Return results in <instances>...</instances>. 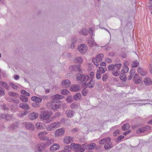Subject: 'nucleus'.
Wrapping results in <instances>:
<instances>
[{
	"instance_id": "nucleus-1",
	"label": "nucleus",
	"mask_w": 152,
	"mask_h": 152,
	"mask_svg": "<svg viewBox=\"0 0 152 152\" xmlns=\"http://www.w3.org/2000/svg\"><path fill=\"white\" fill-rule=\"evenodd\" d=\"M52 115V113L50 112L44 111H42L40 115L41 119L46 120L45 122L46 123H48L52 121L49 119V118Z\"/></svg>"
},
{
	"instance_id": "nucleus-2",
	"label": "nucleus",
	"mask_w": 152,
	"mask_h": 152,
	"mask_svg": "<svg viewBox=\"0 0 152 152\" xmlns=\"http://www.w3.org/2000/svg\"><path fill=\"white\" fill-rule=\"evenodd\" d=\"M76 78L81 82L87 81L89 79L88 76H86L79 73L76 75Z\"/></svg>"
},
{
	"instance_id": "nucleus-3",
	"label": "nucleus",
	"mask_w": 152,
	"mask_h": 152,
	"mask_svg": "<svg viewBox=\"0 0 152 152\" xmlns=\"http://www.w3.org/2000/svg\"><path fill=\"white\" fill-rule=\"evenodd\" d=\"M60 124L59 122H54L51 124L50 125H48L47 129L48 131H50L54 130L58 127L60 126Z\"/></svg>"
},
{
	"instance_id": "nucleus-4",
	"label": "nucleus",
	"mask_w": 152,
	"mask_h": 152,
	"mask_svg": "<svg viewBox=\"0 0 152 152\" xmlns=\"http://www.w3.org/2000/svg\"><path fill=\"white\" fill-rule=\"evenodd\" d=\"M78 49L81 53H84L87 50V48L85 44H81L78 46Z\"/></svg>"
},
{
	"instance_id": "nucleus-5",
	"label": "nucleus",
	"mask_w": 152,
	"mask_h": 152,
	"mask_svg": "<svg viewBox=\"0 0 152 152\" xmlns=\"http://www.w3.org/2000/svg\"><path fill=\"white\" fill-rule=\"evenodd\" d=\"M151 127L150 126H147L144 127L139 128L137 129L136 132L138 134L144 133L147 129H150Z\"/></svg>"
},
{
	"instance_id": "nucleus-6",
	"label": "nucleus",
	"mask_w": 152,
	"mask_h": 152,
	"mask_svg": "<svg viewBox=\"0 0 152 152\" xmlns=\"http://www.w3.org/2000/svg\"><path fill=\"white\" fill-rule=\"evenodd\" d=\"M64 129L63 128H60L56 130L55 132V135L58 137L64 135Z\"/></svg>"
},
{
	"instance_id": "nucleus-7",
	"label": "nucleus",
	"mask_w": 152,
	"mask_h": 152,
	"mask_svg": "<svg viewBox=\"0 0 152 152\" xmlns=\"http://www.w3.org/2000/svg\"><path fill=\"white\" fill-rule=\"evenodd\" d=\"M70 81L68 79L63 80L61 82L62 87L68 88L70 84Z\"/></svg>"
},
{
	"instance_id": "nucleus-8",
	"label": "nucleus",
	"mask_w": 152,
	"mask_h": 152,
	"mask_svg": "<svg viewBox=\"0 0 152 152\" xmlns=\"http://www.w3.org/2000/svg\"><path fill=\"white\" fill-rule=\"evenodd\" d=\"M104 57V55L103 54H98L96 58H93L92 59V61L95 63V61H98L99 62H101L102 60Z\"/></svg>"
},
{
	"instance_id": "nucleus-9",
	"label": "nucleus",
	"mask_w": 152,
	"mask_h": 152,
	"mask_svg": "<svg viewBox=\"0 0 152 152\" xmlns=\"http://www.w3.org/2000/svg\"><path fill=\"white\" fill-rule=\"evenodd\" d=\"M23 124L27 129L30 130H34V126L30 123L25 122L23 123Z\"/></svg>"
},
{
	"instance_id": "nucleus-10",
	"label": "nucleus",
	"mask_w": 152,
	"mask_h": 152,
	"mask_svg": "<svg viewBox=\"0 0 152 152\" xmlns=\"http://www.w3.org/2000/svg\"><path fill=\"white\" fill-rule=\"evenodd\" d=\"M60 107L61 105L59 102H57L55 104H52L51 105L52 109L54 111H56L58 109L60 108Z\"/></svg>"
},
{
	"instance_id": "nucleus-11",
	"label": "nucleus",
	"mask_w": 152,
	"mask_h": 152,
	"mask_svg": "<svg viewBox=\"0 0 152 152\" xmlns=\"http://www.w3.org/2000/svg\"><path fill=\"white\" fill-rule=\"evenodd\" d=\"M59 145L58 144H54L51 146L50 148L51 151H54L55 150H58L59 148Z\"/></svg>"
},
{
	"instance_id": "nucleus-12",
	"label": "nucleus",
	"mask_w": 152,
	"mask_h": 152,
	"mask_svg": "<svg viewBox=\"0 0 152 152\" xmlns=\"http://www.w3.org/2000/svg\"><path fill=\"white\" fill-rule=\"evenodd\" d=\"M65 113L68 118H71L75 114V112L73 110H70L69 111H66Z\"/></svg>"
},
{
	"instance_id": "nucleus-13",
	"label": "nucleus",
	"mask_w": 152,
	"mask_h": 152,
	"mask_svg": "<svg viewBox=\"0 0 152 152\" xmlns=\"http://www.w3.org/2000/svg\"><path fill=\"white\" fill-rule=\"evenodd\" d=\"M19 106L20 108L25 110H27L30 109V107L27 103H22L19 104Z\"/></svg>"
},
{
	"instance_id": "nucleus-14",
	"label": "nucleus",
	"mask_w": 152,
	"mask_h": 152,
	"mask_svg": "<svg viewBox=\"0 0 152 152\" xmlns=\"http://www.w3.org/2000/svg\"><path fill=\"white\" fill-rule=\"evenodd\" d=\"M81 66L80 64L74 65L72 66L73 70L75 72L81 71Z\"/></svg>"
},
{
	"instance_id": "nucleus-15",
	"label": "nucleus",
	"mask_w": 152,
	"mask_h": 152,
	"mask_svg": "<svg viewBox=\"0 0 152 152\" xmlns=\"http://www.w3.org/2000/svg\"><path fill=\"white\" fill-rule=\"evenodd\" d=\"M143 82L146 85H149L152 84V80L149 77L145 78L143 80Z\"/></svg>"
},
{
	"instance_id": "nucleus-16",
	"label": "nucleus",
	"mask_w": 152,
	"mask_h": 152,
	"mask_svg": "<svg viewBox=\"0 0 152 152\" xmlns=\"http://www.w3.org/2000/svg\"><path fill=\"white\" fill-rule=\"evenodd\" d=\"M51 98L53 100H59L64 98V96L63 95L56 94L53 96H52Z\"/></svg>"
},
{
	"instance_id": "nucleus-17",
	"label": "nucleus",
	"mask_w": 152,
	"mask_h": 152,
	"mask_svg": "<svg viewBox=\"0 0 152 152\" xmlns=\"http://www.w3.org/2000/svg\"><path fill=\"white\" fill-rule=\"evenodd\" d=\"M38 116V114L34 112L30 114L29 115V118L31 120L35 119Z\"/></svg>"
},
{
	"instance_id": "nucleus-18",
	"label": "nucleus",
	"mask_w": 152,
	"mask_h": 152,
	"mask_svg": "<svg viewBox=\"0 0 152 152\" xmlns=\"http://www.w3.org/2000/svg\"><path fill=\"white\" fill-rule=\"evenodd\" d=\"M47 133V132H45L39 133V138L41 140H48V138L47 137H45L44 136V135L46 134Z\"/></svg>"
},
{
	"instance_id": "nucleus-19",
	"label": "nucleus",
	"mask_w": 152,
	"mask_h": 152,
	"mask_svg": "<svg viewBox=\"0 0 152 152\" xmlns=\"http://www.w3.org/2000/svg\"><path fill=\"white\" fill-rule=\"evenodd\" d=\"M78 32L79 34L81 35L86 36L88 34V31L87 29L85 28H83Z\"/></svg>"
},
{
	"instance_id": "nucleus-20",
	"label": "nucleus",
	"mask_w": 152,
	"mask_h": 152,
	"mask_svg": "<svg viewBox=\"0 0 152 152\" xmlns=\"http://www.w3.org/2000/svg\"><path fill=\"white\" fill-rule=\"evenodd\" d=\"M79 90V87L77 85H75L70 88V90L71 91L77 92Z\"/></svg>"
},
{
	"instance_id": "nucleus-21",
	"label": "nucleus",
	"mask_w": 152,
	"mask_h": 152,
	"mask_svg": "<svg viewBox=\"0 0 152 152\" xmlns=\"http://www.w3.org/2000/svg\"><path fill=\"white\" fill-rule=\"evenodd\" d=\"M72 44L71 45V48H74L76 43L77 42V38L76 37H73L72 40Z\"/></svg>"
},
{
	"instance_id": "nucleus-22",
	"label": "nucleus",
	"mask_w": 152,
	"mask_h": 152,
	"mask_svg": "<svg viewBox=\"0 0 152 152\" xmlns=\"http://www.w3.org/2000/svg\"><path fill=\"white\" fill-rule=\"evenodd\" d=\"M81 94L79 93H77L73 96V99L75 101H77L78 100L81 99Z\"/></svg>"
},
{
	"instance_id": "nucleus-23",
	"label": "nucleus",
	"mask_w": 152,
	"mask_h": 152,
	"mask_svg": "<svg viewBox=\"0 0 152 152\" xmlns=\"http://www.w3.org/2000/svg\"><path fill=\"white\" fill-rule=\"evenodd\" d=\"M72 138L69 136L65 137L64 140V142L66 144H69L70 143L71 141L72 140Z\"/></svg>"
},
{
	"instance_id": "nucleus-24",
	"label": "nucleus",
	"mask_w": 152,
	"mask_h": 152,
	"mask_svg": "<svg viewBox=\"0 0 152 152\" xmlns=\"http://www.w3.org/2000/svg\"><path fill=\"white\" fill-rule=\"evenodd\" d=\"M86 149L88 150H91L94 148V147L96 146V144L94 143H91L89 145H86Z\"/></svg>"
},
{
	"instance_id": "nucleus-25",
	"label": "nucleus",
	"mask_w": 152,
	"mask_h": 152,
	"mask_svg": "<svg viewBox=\"0 0 152 152\" xmlns=\"http://www.w3.org/2000/svg\"><path fill=\"white\" fill-rule=\"evenodd\" d=\"M80 144H75L74 143H72L71 145V149H73L75 150H79V148Z\"/></svg>"
},
{
	"instance_id": "nucleus-26",
	"label": "nucleus",
	"mask_w": 152,
	"mask_h": 152,
	"mask_svg": "<svg viewBox=\"0 0 152 152\" xmlns=\"http://www.w3.org/2000/svg\"><path fill=\"white\" fill-rule=\"evenodd\" d=\"M88 87L90 88H93L95 85V81L93 79H91L90 80L88 83Z\"/></svg>"
},
{
	"instance_id": "nucleus-27",
	"label": "nucleus",
	"mask_w": 152,
	"mask_h": 152,
	"mask_svg": "<svg viewBox=\"0 0 152 152\" xmlns=\"http://www.w3.org/2000/svg\"><path fill=\"white\" fill-rule=\"evenodd\" d=\"M135 72V71L134 69H132L130 70V75L128 77V80H130L132 79V77L134 75V73Z\"/></svg>"
},
{
	"instance_id": "nucleus-28",
	"label": "nucleus",
	"mask_w": 152,
	"mask_h": 152,
	"mask_svg": "<svg viewBox=\"0 0 152 152\" xmlns=\"http://www.w3.org/2000/svg\"><path fill=\"white\" fill-rule=\"evenodd\" d=\"M46 145L45 144L42 143L41 144H38L37 145L38 151L40 152L42 151V150L45 147Z\"/></svg>"
},
{
	"instance_id": "nucleus-29",
	"label": "nucleus",
	"mask_w": 152,
	"mask_h": 152,
	"mask_svg": "<svg viewBox=\"0 0 152 152\" xmlns=\"http://www.w3.org/2000/svg\"><path fill=\"white\" fill-rule=\"evenodd\" d=\"M20 99L22 102H27L28 101V98L23 95H20Z\"/></svg>"
},
{
	"instance_id": "nucleus-30",
	"label": "nucleus",
	"mask_w": 152,
	"mask_h": 152,
	"mask_svg": "<svg viewBox=\"0 0 152 152\" xmlns=\"http://www.w3.org/2000/svg\"><path fill=\"white\" fill-rule=\"evenodd\" d=\"M121 66L122 65L121 64H115L114 65V70H115V71L118 70V71H120V69L121 67Z\"/></svg>"
},
{
	"instance_id": "nucleus-31",
	"label": "nucleus",
	"mask_w": 152,
	"mask_h": 152,
	"mask_svg": "<svg viewBox=\"0 0 152 152\" xmlns=\"http://www.w3.org/2000/svg\"><path fill=\"white\" fill-rule=\"evenodd\" d=\"M113 147V143L112 142H110L109 144H104V148L106 150H109L111 149Z\"/></svg>"
},
{
	"instance_id": "nucleus-32",
	"label": "nucleus",
	"mask_w": 152,
	"mask_h": 152,
	"mask_svg": "<svg viewBox=\"0 0 152 152\" xmlns=\"http://www.w3.org/2000/svg\"><path fill=\"white\" fill-rule=\"evenodd\" d=\"M107 70V68L106 67L104 68L102 66H99V69L97 71L102 74H103L105 72L106 70Z\"/></svg>"
},
{
	"instance_id": "nucleus-33",
	"label": "nucleus",
	"mask_w": 152,
	"mask_h": 152,
	"mask_svg": "<svg viewBox=\"0 0 152 152\" xmlns=\"http://www.w3.org/2000/svg\"><path fill=\"white\" fill-rule=\"evenodd\" d=\"M83 61V60L81 57H76L74 59L73 62L75 63H81Z\"/></svg>"
},
{
	"instance_id": "nucleus-34",
	"label": "nucleus",
	"mask_w": 152,
	"mask_h": 152,
	"mask_svg": "<svg viewBox=\"0 0 152 152\" xmlns=\"http://www.w3.org/2000/svg\"><path fill=\"white\" fill-rule=\"evenodd\" d=\"M125 66L123 67L122 70L121 72L125 74L129 70V68L128 66L125 65Z\"/></svg>"
},
{
	"instance_id": "nucleus-35",
	"label": "nucleus",
	"mask_w": 152,
	"mask_h": 152,
	"mask_svg": "<svg viewBox=\"0 0 152 152\" xmlns=\"http://www.w3.org/2000/svg\"><path fill=\"white\" fill-rule=\"evenodd\" d=\"M129 124L127 123L123 125L121 127V129L123 130H125L128 129L129 128Z\"/></svg>"
},
{
	"instance_id": "nucleus-36",
	"label": "nucleus",
	"mask_w": 152,
	"mask_h": 152,
	"mask_svg": "<svg viewBox=\"0 0 152 152\" xmlns=\"http://www.w3.org/2000/svg\"><path fill=\"white\" fill-rule=\"evenodd\" d=\"M86 144H83L81 145H80L78 151H79L80 152H83L85 150V146H86Z\"/></svg>"
},
{
	"instance_id": "nucleus-37",
	"label": "nucleus",
	"mask_w": 152,
	"mask_h": 152,
	"mask_svg": "<svg viewBox=\"0 0 152 152\" xmlns=\"http://www.w3.org/2000/svg\"><path fill=\"white\" fill-rule=\"evenodd\" d=\"M88 44L89 46L92 47L93 46L97 45V44L94 41H92L91 40H88Z\"/></svg>"
},
{
	"instance_id": "nucleus-38",
	"label": "nucleus",
	"mask_w": 152,
	"mask_h": 152,
	"mask_svg": "<svg viewBox=\"0 0 152 152\" xmlns=\"http://www.w3.org/2000/svg\"><path fill=\"white\" fill-rule=\"evenodd\" d=\"M120 78L122 80H124V81L126 80V77L125 75V74L121 72V74L120 76Z\"/></svg>"
},
{
	"instance_id": "nucleus-39",
	"label": "nucleus",
	"mask_w": 152,
	"mask_h": 152,
	"mask_svg": "<svg viewBox=\"0 0 152 152\" xmlns=\"http://www.w3.org/2000/svg\"><path fill=\"white\" fill-rule=\"evenodd\" d=\"M139 65V62L137 60H135L133 62L132 67H137Z\"/></svg>"
},
{
	"instance_id": "nucleus-40",
	"label": "nucleus",
	"mask_w": 152,
	"mask_h": 152,
	"mask_svg": "<svg viewBox=\"0 0 152 152\" xmlns=\"http://www.w3.org/2000/svg\"><path fill=\"white\" fill-rule=\"evenodd\" d=\"M112 74L116 76H118L120 74V71H118V70H114L112 72Z\"/></svg>"
},
{
	"instance_id": "nucleus-41",
	"label": "nucleus",
	"mask_w": 152,
	"mask_h": 152,
	"mask_svg": "<svg viewBox=\"0 0 152 152\" xmlns=\"http://www.w3.org/2000/svg\"><path fill=\"white\" fill-rule=\"evenodd\" d=\"M60 113L59 112H56L55 113L54 115L52 117V120H53L56 118L60 117Z\"/></svg>"
},
{
	"instance_id": "nucleus-42",
	"label": "nucleus",
	"mask_w": 152,
	"mask_h": 152,
	"mask_svg": "<svg viewBox=\"0 0 152 152\" xmlns=\"http://www.w3.org/2000/svg\"><path fill=\"white\" fill-rule=\"evenodd\" d=\"M66 100L68 102L71 103L73 101L72 96H68L66 99Z\"/></svg>"
},
{
	"instance_id": "nucleus-43",
	"label": "nucleus",
	"mask_w": 152,
	"mask_h": 152,
	"mask_svg": "<svg viewBox=\"0 0 152 152\" xmlns=\"http://www.w3.org/2000/svg\"><path fill=\"white\" fill-rule=\"evenodd\" d=\"M69 93V91L66 89H63L61 92V94L64 95L67 94Z\"/></svg>"
},
{
	"instance_id": "nucleus-44",
	"label": "nucleus",
	"mask_w": 152,
	"mask_h": 152,
	"mask_svg": "<svg viewBox=\"0 0 152 152\" xmlns=\"http://www.w3.org/2000/svg\"><path fill=\"white\" fill-rule=\"evenodd\" d=\"M105 144H109V143L111 142V138L109 137H105Z\"/></svg>"
},
{
	"instance_id": "nucleus-45",
	"label": "nucleus",
	"mask_w": 152,
	"mask_h": 152,
	"mask_svg": "<svg viewBox=\"0 0 152 152\" xmlns=\"http://www.w3.org/2000/svg\"><path fill=\"white\" fill-rule=\"evenodd\" d=\"M108 77V74L105 73L104 74L102 77V80L103 81L105 82L106 81Z\"/></svg>"
},
{
	"instance_id": "nucleus-46",
	"label": "nucleus",
	"mask_w": 152,
	"mask_h": 152,
	"mask_svg": "<svg viewBox=\"0 0 152 152\" xmlns=\"http://www.w3.org/2000/svg\"><path fill=\"white\" fill-rule=\"evenodd\" d=\"M43 124L42 123H37L36 124V128L38 129H41L43 128L42 126Z\"/></svg>"
},
{
	"instance_id": "nucleus-47",
	"label": "nucleus",
	"mask_w": 152,
	"mask_h": 152,
	"mask_svg": "<svg viewBox=\"0 0 152 152\" xmlns=\"http://www.w3.org/2000/svg\"><path fill=\"white\" fill-rule=\"evenodd\" d=\"M28 114V112L27 111H24L21 113H19L18 114V116L20 117H23L25 115H27Z\"/></svg>"
},
{
	"instance_id": "nucleus-48",
	"label": "nucleus",
	"mask_w": 152,
	"mask_h": 152,
	"mask_svg": "<svg viewBox=\"0 0 152 152\" xmlns=\"http://www.w3.org/2000/svg\"><path fill=\"white\" fill-rule=\"evenodd\" d=\"M12 118V116L11 115L6 114L5 119L6 120H9Z\"/></svg>"
},
{
	"instance_id": "nucleus-49",
	"label": "nucleus",
	"mask_w": 152,
	"mask_h": 152,
	"mask_svg": "<svg viewBox=\"0 0 152 152\" xmlns=\"http://www.w3.org/2000/svg\"><path fill=\"white\" fill-rule=\"evenodd\" d=\"M127 54L126 52H122L120 54V56L123 58H126L127 57Z\"/></svg>"
},
{
	"instance_id": "nucleus-50",
	"label": "nucleus",
	"mask_w": 152,
	"mask_h": 152,
	"mask_svg": "<svg viewBox=\"0 0 152 152\" xmlns=\"http://www.w3.org/2000/svg\"><path fill=\"white\" fill-rule=\"evenodd\" d=\"M88 92V90L86 89H84L82 91V93L83 95L84 96H86Z\"/></svg>"
},
{
	"instance_id": "nucleus-51",
	"label": "nucleus",
	"mask_w": 152,
	"mask_h": 152,
	"mask_svg": "<svg viewBox=\"0 0 152 152\" xmlns=\"http://www.w3.org/2000/svg\"><path fill=\"white\" fill-rule=\"evenodd\" d=\"M18 124L17 123H15L12 124L11 126V128L12 129H14L18 127Z\"/></svg>"
},
{
	"instance_id": "nucleus-52",
	"label": "nucleus",
	"mask_w": 152,
	"mask_h": 152,
	"mask_svg": "<svg viewBox=\"0 0 152 152\" xmlns=\"http://www.w3.org/2000/svg\"><path fill=\"white\" fill-rule=\"evenodd\" d=\"M71 149V147L69 146H65L64 148V150L65 152H69V150Z\"/></svg>"
},
{
	"instance_id": "nucleus-53",
	"label": "nucleus",
	"mask_w": 152,
	"mask_h": 152,
	"mask_svg": "<svg viewBox=\"0 0 152 152\" xmlns=\"http://www.w3.org/2000/svg\"><path fill=\"white\" fill-rule=\"evenodd\" d=\"M53 142L54 140L53 139L48 140L46 145H50L53 143Z\"/></svg>"
},
{
	"instance_id": "nucleus-54",
	"label": "nucleus",
	"mask_w": 152,
	"mask_h": 152,
	"mask_svg": "<svg viewBox=\"0 0 152 152\" xmlns=\"http://www.w3.org/2000/svg\"><path fill=\"white\" fill-rule=\"evenodd\" d=\"M114 64H111L108 66V69L109 70H112V72L114 70Z\"/></svg>"
},
{
	"instance_id": "nucleus-55",
	"label": "nucleus",
	"mask_w": 152,
	"mask_h": 152,
	"mask_svg": "<svg viewBox=\"0 0 152 152\" xmlns=\"http://www.w3.org/2000/svg\"><path fill=\"white\" fill-rule=\"evenodd\" d=\"M105 138L100 140L99 142V143L100 144L103 145L105 143Z\"/></svg>"
},
{
	"instance_id": "nucleus-56",
	"label": "nucleus",
	"mask_w": 152,
	"mask_h": 152,
	"mask_svg": "<svg viewBox=\"0 0 152 152\" xmlns=\"http://www.w3.org/2000/svg\"><path fill=\"white\" fill-rule=\"evenodd\" d=\"M36 99H35V102L39 103L40 102L42 101V99L41 98L38 97L36 96Z\"/></svg>"
},
{
	"instance_id": "nucleus-57",
	"label": "nucleus",
	"mask_w": 152,
	"mask_h": 152,
	"mask_svg": "<svg viewBox=\"0 0 152 152\" xmlns=\"http://www.w3.org/2000/svg\"><path fill=\"white\" fill-rule=\"evenodd\" d=\"M2 85L3 86L4 88L6 89H9V86L5 82L2 83Z\"/></svg>"
},
{
	"instance_id": "nucleus-58",
	"label": "nucleus",
	"mask_w": 152,
	"mask_h": 152,
	"mask_svg": "<svg viewBox=\"0 0 152 152\" xmlns=\"http://www.w3.org/2000/svg\"><path fill=\"white\" fill-rule=\"evenodd\" d=\"M139 76L138 74H135L133 78V80L134 82V81L137 80Z\"/></svg>"
},
{
	"instance_id": "nucleus-59",
	"label": "nucleus",
	"mask_w": 152,
	"mask_h": 152,
	"mask_svg": "<svg viewBox=\"0 0 152 152\" xmlns=\"http://www.w3.org/2000/svg\"><path fill=\"white\" fill-rule=\"evenodd\" d=\"M96 77L97 79H100L101 78V74L99 72L97 71V72L96 75Z\"/></svg>"
},
{
	"instance_id": "nucleus-60",
	"label": "nucleus",
	"mask_w": 152,
	"mask_h": 152,
	"mask_svg": "<svg viewBox=\"0 0 152 152\" xmlns=\"http://www.w3.org/2000/svg\"><path fill=\"white\" fill-rule=\"evenodd\" d=\"M77 107V105L74 103H72L70 106L71 108L72 109L76 108Z\"/></svg>"
},
{
	"instance_id": "nucleus-61",
	"label": "nucleus",
	"mask_w": 152,
	"mask_h": 152,
	"mask_svg": "<svg viewBox=\"0 0 152 152\" xmlns=\"http://www.w3.org/2000/svg\"><path fill=\"white\" fill-rule=\"evenodd\" d=\"M124 137V136H123V135H121L118 137L117 139V141H121V140H122V139H123Z\"/></svg>"
},
{
	"instance_id": "nucleus-62",
	"label": "nucleus",
	"mask_w": 152,
	"mask_h": 152,
	"mask_svg": "<svg viewBox=\"0 0 152 152\" xmlns=\"http://www.w3.org/2000/svg\"><path fill=\"white\" fill-rule=\"evenodd\" d=\"M39 103L36 102H34L32 104V106L34 107H39Z\"/></svg>"
},
{
	"instance_id": "nucleus-63",
	"label": "nucleus",
	"mask_w": 152,
	"mask_h": 152,
	"mask_svg": "<svg viewBox=\"0 0 152 152\" xmlns=\"http://www.w3.org/2000/svg\"><path fill=\"white\" fill-rule=\"evenodd\" d=\"M5 90L4 89H3L0 91V95L4 96L5 95Z\"/></svg>"
},
{
	"instance_id": "nucleus-64",
	"label": "nucleus",
	"mask_w": 152,
	"mask_h": 152,
	"mask_svg": "<svg viewBox=\"0 0 152 152\" xmlns=\"http://www.w3.org/2000/svg\"><path fill=\"white\" fill-rule=\"evenodd\" d=\"M10 85L12 86V87L14 89H16L18 88L17 86H16L14 83H10Z\"/></svg>"
}]
</instances>
